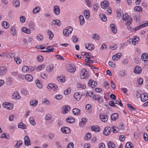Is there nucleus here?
Wrapping results in <instances>:
<instances>
[{"label":"nucleus","instance_id":"f257e3e1","mask_svg":"<svg viewBox=\"0 0 148 148\" xmlns=\"http://www.w3.org/2000/svg\"><path fill=\"white\" fill-rule=\"evenodd\" d=\"M122 19L124 21H127L126 23L127 25H129L131 24V22L132 21V19L130 16H128L127 13H125L124 15H123L122 16Z\"/></svg>","mask_w":148,"mask_h":148},{"label":"nucleus","instance_id":"f03ea898","mask_svg":"<svg viewBox=\"0 0 148 148\" xmlns=\"http://www.w3.org/2000/svg\"><path fill=\"white\" fill-rule=\"evenodd\" d=\"M73 30L72 27H69L63 30V34L65 36H69V34L72 33Z\"/></svg>","mask_w":148,"mask_h":148},{"label":"nucleus","instance_id":"7ed1b4c3","mask_svg":"<svg viewBox=\"0 0 148 148\" xmlns=\"http://www.w3.org/2000/svg\"><path fill=\"white\" fill-rule=\"evenodd\" d=\"M80 76L82 79H87L89 76L86 70V69H82L81 70V72L80 73Z\"/></svg>","mask_w":148,"mask_h":148},{"label":"nucleus","instance_id":"20e7f679","mask_svg":"<svg viewBox=\"0 0 148 148\" xmlns=\"http://www.w3.org/2000/svg\"><path fill=\"white\" fill-rule=\"evenodd\" d=\"M140 99L143 102H145L148 99V94L147 93H142L140 95Z\"/></svg>","mask_w":148,"mask_h":148},{"label":"nucleus","instance_id":"39448f33","mask_svg":"<svg viewBox=\"0 0 148 148\" xmlns=\"http://www.w3.org/2000/svg\"><path fill=\"white\" fill-rule=\"evenodd\" d=\"M3 106L4 108L9 110H11L13 107V104L5 102L3 103Z\"/></svg>","mask_w":148,"mask_h":148},{"label":"nucleus","instance_id":"423d86ee","mask_svg":"<svg viewBox=\"0 0 148 148\" xmlns=\"http://www.w3.org/2000/svg\"><path fill=\"white\" fill-rule=\"evenodd\" d=\"M111 128L110 127H106L103 131V134L106 136L109 135L111 132Z\"/></svg>","mask_w":148,"mask_h":148},{"label":"nucleus","instance_id":"0eeeda50","mask_svg":"<svg viewBox=\"0 0 148 148\" xmlns=\"http://www.w3.org/2000/svg\"><path fill=\"white\" fill-rule=\"evenodd\" d=\"M47 88L48 89L51 88L55 90H56L58 89V87L57 85L51 83L49 84Z\"/></svg>","mask_w":148,"mask_h":148},{"label":"nucleus","instance_id":"6e6552de","mask_svg":"<svg viewBox=\"0 0 148 148\" xmlns=\"http://www.w3.org/2000/svg\"><path fill=\"white\" fill-rule=\"evenodd\" d=\"M7 71V68L5 66L0 67V75H3Z\"/></svg>","mask_w":148,"mask_h":148},{"label":"nucleus","instance_id":"1a4fd4ad","mask_svg":"<svg viewBox=\"0 0 148 148\" xmlns=\"http://www.w3.org/2000/svg\"><path fill=\"white\" fill-rule=\"evenodd\" d=\"M142 72V68L139 66H136L134 70V73L136 74H140Z\"/></svg>","mask_w":148,"mask_h":148},{"label":"nucleus","instance_id":"9d476101","mask_svg":"<svg viewBox=\"0 0 148 148\" xmlns=\"http://www.w3.org/2000/svg\"><path fill=\"white\" fill-rule=\"evenodd\" d=\"M53 12L56 15H59L60 12V10L59 6L58 5H55L53 7Z\"/></svg>","mask_w":148,"mask_h":148},{"label":"nucleus","instance_id":"9b49d317","mask_svg":"<svg viewBox=\"0 0 148 148\" xmlns=\"http://www.w3.org/2000/svg\"><path fill=\"white\" fill-rule=\"evenodd\" d=\"M61 131L64 134H68L70 132V129L66 127H63L61 129Z\"/></svg>","mask_w":148,"mask_h":148},{"label":"nucleus","instance_id":"f8f14e48","mask_svg":"<svg viewBox=\"0 0 148 148\" xmlns=\"http://www.w3.org/2000/svg\"><path fill=\"white\" fill-rule=\"evenodd\" d=\"M67 70L70 72L73 73L75 71L76 68L75 66L69 65L68 66Z\"/></svg>","mask_w":148,"mask_h":148},{"label":"nucleus","instance_id":"ddd939ff","mask_svg":"<svg viewBox=\"0 0 148 148\" xmlns=\"http://www.w3.org/2000/svg\"><path fill=\"white\" fill-rule=\"evenodd\" d=\"M99 116L100 119L102 121L105 122L107 121L108 118L106 115H104L102 114H100Z\"/></svg>","mask_w":148,"mask_h":148},{"label":"nucleus","instance_id":"4468645a","mask_svg":"<svg viewBox=\"0 0 148 148\" xmlns=\"http://www.w3.org/2000/svg\"><path fill=\"white\" fill-rule=\"evenodd\" d=\"M63 111H62L63 114L67 113L70 109V108L69 106H64L62 108Z\"/></svg>","mask_w":148,"mask_h":148},{"label":"nucleus","instance_id":"2eb2a0df","mask_svg":"<svg viewBox=\"0 0 148 148\" xmlns=\"http://www.w3.org/2000/svg\"><path fill=\"white\" fill-rule=\"evenodd\" d=\"M88 85L92 88L95 87L97 85V82H96L92 81V80H90L88 82Z\"/></svg>","mask_w":148,"mask_h":148},{"label":"nucleus","instance_id":"dca6fc26","mask_svg":"<svg viewBox=\"0 0 148 148\" xmlns=\"http://www.w3.org/2000/svg\"><path fill=\"white\" fill-rule=\"evenodd\" d=\"M139 39L138 37L137 36H134L133 39H131L130 42H132V44L133 45H135L136 44V43L138 42Z\"/></svg>","mask_w":148,"mask_h":148},{"label":"nucleus","instance_id":"f3484780","mask_svg":"<svg viewBox=\"0 0 148 148\" xmlns=\"http://www.w3.org/2000/svg\"><path fill=\"white\" fill-rule=\"evenodd\" d=\"M141 58L144 62L148 61L147 54L146 53H143L141 56Z\"/></svg>","mask_w":148,"mask_h":148},{"label":"nucleus","instance_id":"a211bd4d","mask_svg":"<svg viewBox=\"0 0 148 148\" xmlns=\"http://www.w3.org/2000/svg\"><path fill=\"white\" fill-rule=\"evenodd\" d=\"M24 143L25 145L29 146L30 145V140L27 136H25L24 138Z\"/></svg>","mask_w":148,"mask_h":148},{"label":"nucleus","instance_id":"6ab92c4d","mask_svg":"<svg viewBox=\"0 0 148 148\" xmlns=\"http://www.w3.org/2000/svg\"><path fill=\"white\" fill-rule=\"evenodd\" d=\"M101 5L102 8H104L109 6V3L107 1H104L102 2Z\"/></svg>","mask_w":148,"mask_h":148},{"label":"nucleus","instance_id":"aec40b11","mask_svg":"<svg viewBox=\"0 0 148 148\" xmlns=\"http://www.w3.org/2000/svg\"><path fill=\"white\" fill-rule=\"evenodd\" d=\"M92 131L96 132H98L100 130V128L97 126H93L91 127Z\"/></svg>","mask_w":148,"mask_h":148},{"label":"nucleus","instance_id":"412c9836","mask_svg":"<svg viewBox=\"0 0 148 148\" xmlns=\"http://www.w3.org/2000/svg\"><path fill=\"white\" fill-rule=\"evenodd\" d=\"M54 49L53 47L52 46H48L46 48V51H41L45 53L53 52Z\"/></svg>","mask_w":148,"mask_h":148},{"label":"nucleus","instance_id":"4be33fe9","mask_svg":"<svg viewBox=\"0 0 148 148\" xmlns=\"http://www.w3.org/2000/svg\"><path fill=\"white\" fill-rule=\"evenodd\" d=\"M12 98L14 99H19L20 97L17 91H15L12 95Z\"/></svg>","mask_w":148,"mask_h":148},{"label":"nucleus","instance_id":"5701e85b","mask_svg":"<svg viewBox=\"0 0 148 148\" xmlns=\"http://www.w3.org/2000/svg\"><path fill=\"white\" fill-rule=\"evenodd\" d=\"M110 26L112 32L114 34H116L117 32V29L116 28L115 25L114 24H111Z\"/></svg>","mask_w":148,"mask_h":148},{"label":"nucleus","instance_id":"b1692460","mask_svg":"<svg viewBox=\"0 0 148 148\" xmlns=\"http://www.w3.org/2000/svg\"><path fill=\"white\" fill-rule=\"evenodd\" d=\"M72 112L74 115H78L80 113V110L78 108H75L73 110Z\"/></svg>","mask_w":148,"mask_h":148},{"label":"nucleus","instance_id":"393cba45","mask_svg":"<svg viewBox=\"0 0 148 148\" xmlns=\"http://www.w3.org/2000/svg\"><path fill=\"white\" fill-rule=\"evenodd\" d=\"M22 31L25 33L29 34L31 33V30L29 29H28L25 27H23L21 29Z\"/></svg>","mask_w":148,"mask_h":148},{"label":"nucleus","instance_id":"a878e982","mask_svg":"<svg viewBox=\"0 0 148 148\" xmlns=\"http://www.w3.org/2000/svg\"><path fill=\"white\" fill-rule=\"evenodd\" d=\"M81 97V95L79 94L78 92H76L74 95V98L77 101L80 100Z\"/></svg>","mask_w":148,"mask_h":148},{"label":"nucleus","instance_id":"bb28decb","mask_svg":"<svg viewBox=\"0 0 148 148\" xmlns=\"http://www.w3.org/2000/svg\"><path fill=\"white\" fill-rule=\"evenodd\" d=\"M57 25L59 26L60 25L61 23L60 21L58 20H53L51 23V25Z\"/></svg>","mask_w":148,"mask_h":148},{"label":"nucleus","instance_id":"cd10ccee","mask_svg":"<svg viewBox=\"0 0 148 148\" xmlns=\"http://www.w3.org/2000/svg\"><path fill=\"white\" fill-rule=\"evenodd\" d=\"M10 33L13 36L16 35V30L15 27L14 26H12L11 27L10 30Z\"/></svg>","mask_w":148,"mask_h":148},{"label":"nucleus","instance_id":"c85d7f7f","mask_svg":"<svg viewBox=\"0 0 148 148\" xmlns=\"http://www.w3.org/2000/svg\"><path fill=\"white\" fill-rule=\"evenodd\" d=\"M66 122L69 123H73L75 122V119L71 117H68L66 119Z\"/></svg>","mask_w":148,"mask_h":148},{"label":"nucleus","instance_id":"c756f323","mask_svg":"<svg viewBox=\"0 0 148 148\" xmlns=\"http://www.w3.org/2000/svg\"><path fill=\"white\" fill-rule=\"evenodd\" d=\"M79 23L81 25H82L84 24V19L83 16L82 15H80L79 17Z\"/></svg>","mask_w":148,"mask_h":148},{"label":"nucleus","instance_id":"7c9ffc66","mask_svg":"<svg viewBox=\"0 0 148 148\" xmlns=\"http://www.w3.org/2000/svg\"><path fill=\"white\" fill-rule=\"evenodd\" d=\"M82 121L79 123V125L81 127H82V125L85 124L87 121V119L85 118H83L82 119Z\"/></svg>","mask_w":148,"mask_h":148},{"label":"nucleus","instance_id":"2f4dec72","mask_svg":"<svg viewBox=\"0 0 148 148\" xmlns=\"http://www.w3.org/2000/svg\"><path fill=\"white\" fill-rule=\"evenodd\" d=\"M25 79L29 82H31L33 79V77L30 74H27L25 76Z\"/></svg>","mask_w":148,"mask_h":148},{"label":"nucleus","instance_id":"473e14b6","mask_svg":"<svg viewBox=\"0 0 148 148\" xmlns=\"http://www.w3.org/2000/svg\"><path fill=\"white\" fill-rule=\"evenodd\" d=\"M118 114L117 113H114L112 115L111 118L113 121H115L118 119Z\"/></svg>","mask_w":148,"mask_h":148},{"label":"nucleus","instance_id":"72a5a7b5","mask_svg":"<svg viewBox=\"0 0 148 148\" xmlns=\"http://www.w3.org/2000/svg\"><path fill=\"white\" fill-rule=\"evenodd\" d=\"M108 145L109 148H115L116 146L112 141H109L108 143Z\"/></svg>","mask_w":148,"mask_h":148},{"label":"nucleus","instance_id":"f704fd0d","mask_svg":"<svg viewBox=\"0 0 148 148\" xmlns=\"http://www.w3.org/2000/svg\"><path fill=\"white\" fill-rule=\"evenodd\" d=\"M38 101L36 100H33L31 101L30 103V105L32 106H36L37 105Z\"/></svg>","mask_w":148,"mask_h":148},{"label":"nucleus","instance_id":"c9c22d12","mask_svg":"<svg viewBox=\"0 0 148 148\" xmlns=\"http://www.w3.org/2000/svg\"><path fill=\"white\" fill-rule=\"evenodd\" d=\"M84 15L86 19H88L90 16L89 10H85L84 11Z\"/></svg>","mask_w":148,"mask_h":148},{"label":"nucleus","instance_id":"e433bc0d","mask_svg":"<svg viewBox=\"0 0 148 148\" xmlns=\"http://www.w3.org/2000/svg\"><path fill=\"white\" fill-rule=\"evenodd\" d=\"M40 8L39 6H37L35 7L33 10V12L34 13L36 14L40 10Z\"/></svg>","mask_w":148,"mask_h":148},{"label":"nucleus","instance_id":"4c0bfd02","mask_svg":"<svg viewBox=\"0 0 148 148\" xmlns=\"http://www.w3.org/2000/svg\"><path fill=\"white\" fill-rule=\"evenodd\" d=\"M3 27L5 29H8L9 27V25L5 21H3L2 24Z\"/></svg>","mask_w":148,"mask_h":148},{"label":"nucleus","instance_id":"58836bf2","mask_svg":"<svg viewBox=\"0 0 148 148\" xmlns=\"http://www.w3.org/2000/svg\"><path fill=\"white\" fill-rule=\"evenodd\" d=\"M18 128H21L22 129H25L26 128V126L22 123H20L18 124Z\"/></svg>","mask_w":148,"mask_h":148},{"label":"nucleus","instance_id":"ea45409f","mask_svg":"<svg viewBox=\"0 0 148 148\" xmlns=\"http://www.w3.org/2000/svg\"><path fill=\"white\" fill-rule=\"evenodd\" d=\"M126 148H133V144L131 142L127 143L125 145Z\"/></svg>","mask_w":148,"mask_h":148},{"label":"nucleus","instance_id":"a19ab883","mask_svg":"<svg viewBox=\"0 0 148 148\" xmlns=\"http://www.w3.org/2000/svg\"><path fill=\"white\" fill-rule=\"evenodd\" d=\"M85 108L86 110H88L89 112H92V107L90 104H88L86 105Z\"/></svg>","mask_w":148,"mask_h":148},{"label":"nucleus","instance_id":"79ce46f5","mask_svg":"<svg viewBox=\"0 0 148 148\" xmlns=\"http://www.w3.org/2000/svg\"><path fill=\"white\" fill-rule=\"evenodd\" d=\"M53 69V66L52 65H50L49 67H47L46 68V70L47 71L50 72H51Z\"/></svg>","mask_w":148,"mask_h":148},{"label":"nucleus","instance_id":"37998d69","mask_svg":"<svg viewBox=\"0 0 148 148\" xmlns=\"http://www.w3.org/2000/svg\"><path fill=\"white\" fill-rule=\"evenodd\" d=\"M99 16L103 21L105 22L106 21L107 19L105 16L103 14H100L99 15Z\"/></svg>","mask_w":148,"mask_h":148},{"label":"nucleus","instance_id":"c03bdc74","mask_svg":"<svg viewBox=\"0 0 148 148\" xmlns=\"http://www.w3.org/2000/svg\"><path fill=\"white\" fill-rule=\"evenodd\" d=\"M35 83L36 84V85L39 88H41L42 87V86L41 84L40 83V81L38 79H37L35 81Z\"/></svg>","mask_w":148,"mask_h":148},{"label":"nucleus","instance_id":"a18cd8bd","mask_svg":"<svg viewBox=\"0 0 148 148\" xmlns=\"http://www.w3.org/2000/svg\"><path fill=\"white\" fill-rule=\"evenodd\" d=\"M95 98L96 100H97L99 101L101 99V97L100 96L94 95L92 96V98Z\"/></svg>","mask_w":148,"mask_h":148},{"label":"nucleus","instance_id":"49530a36","mask_svg":"<svg viewBox=\"0 0 148 148\" xmlns=\"http://www.w3.org/2000/svg\"><path fill=\"white\" fill-rule=\"evenodd\" d=\"M43 36L41 34H39L36 36V39L38 41H42L43 39Z\"/></svg>","mask_w":148,"mask_h":148},{"label":"nucleus","instance_id":"de8ad7c7","mask_svg":"<svg viewBox=\"0 0 148 148\" xmlns=\"http://www.w3.org/2000/svg\"><path fill=\"white\" fill-rule=\"evenodd\" d=\"M30 123L32 125H36V123L34 121V119L33 117H31L29 118Z\"/></svg>","mask_w":148,"mask_h":148},{"label":"nucleus","instance_id":"09e8293b","mask_svg":"<svg viewBox=\"0 0 148 148\" xmlns=\"http://www.w3.org/2000/svg\"><path fill=\"white\" fill-rule=\"evenodd\" d=\"M134 9L136 11L138 12H141L142 11V8L139 6H136L134 8Z\"/></svg>","mask_w":148,"mask_h":148},{"label":"nucleus","instance_id":"8fccbe9b","mask_svg":"<svg viewBox=\"0 0 148 148\" xmlns=\"http://www.w3.org/2000/svg\"><path fill=\"white\" fill-rule=\"evenodd\" d=\"M52 116L50 114H48L46 115L45 117V119L47 120H49L51 119Z\"/></svg>","mask_w":148,"mask_h":148},{"label":"nucleus","instance_id":"3c124183","mask_svg":"<svg viewBox=\"0 0 148 148\" xmlns=\"http://www.w3.org/2000/svg\"><path fill=\"white\" fill-rule=\"evenodd\" d=\"M57 79L59 81H60L61 82H64L65 81V79L64 77L60 76L58 77L57 78Z\"/></svg>","mask_w":148,"mask_h":148},{"label":"nucleus","instance_id":"603ef678","mask_svg":"<svg viewBox=\"0 0 148 148\" xmlns=\"http://www.w3.org/2000/svg\"><path fill=\"white\" fill-rule=\"evenodd\" d=\"M22 70L23 72L25 73L29 70V69L27 66H24L22 67Z\"/></svg>","mask_w":148,"mask_h":148},{"label":"nucleus","instance_id":"864d4df0","mask_svg":"<svg viewBox=\"0 0 148 148\" xmlns=\"http://www.w3.org/2000/svg\"><path fill=\"white\" fill-rule=\"evenodd\" d=\"M91 134L88 132L86 134V136L85 137V139L86 140H89L91 138Z\"/></svg>","mask_w":148,"mask_h":148},{"label":"nucleus","instance_id":"5fc2aeb1","mask_svg":"<svg viewBox=\"0 0 148 148\" xmlns=\"http://www.w3.org/2000/svg\"><path fill=\"white\" fill-rule=\"evenodd\" d=\"M92 38L95 40H99V36L98 34H93L92 36Z\"/></svg>","mask_w":148,"mask_h":148},{"label":"nucleus","instance_id":"6e6d98bb","mask_svg":"<svg viewBox=\"0 0 148 148\" xmlns=\"http://www.w3.org/2000/svg\"><path fill=\"white\" fill-rule=\"evenodd\" d=\"M103 84L105 88L106 89L109 88V87L110 85L109 83L108 82L105 81L103 82Z\"/></svg>","mask_w":148,"mask_h":148},{"label":"nucleus","instance_id":"4d7b16f0","mask_svg":"<svg viewBox=\"0 0 148 148\" xmlns=\"http://www.w3.org/2000/svg\"><path fill=\"white\" fill-rule=\"evenodd\" d=\"M48 33L49 35V39L50 40H51L53 36V35L52 34V32L50 30H48Z\"/></svg>","mask_w":148,"mask_h":148},{"label":"nucleus","instance_id":"13d9d810","mask_svg":"<svg viewBox=\"0 0 148 148\" xmlns=\"http://www.w3.org/2000/svg\"><path fill=\"white\" fill-rule=\"evenodd\" d=\"M14 60L17 64H20L21 62V59H20L19 58H14Z\"/></svg>","mask_w":148,"mask_h":148},{"label":"nucleus","instance_id":"bf43d9fd","mask_svg":"<svg viewBox=\"0 0 148 148\" xmlns=\"http://www.w3.org/2000/svg\"><path fill=\"white\" fill-rule=\"evenodd\" d=\"M137 81L138 84H142L143 83V80L141 78L139 77L138 78Z\"/></svg>","mask_w":148,"mask_h":148},{"label":"nucleus","instance_id":"052dcab7","mask_svg":"<svg viewBox=\"0 0 148 148\" xmlns=\"http://www.w3.org/2000/svg\"><path fill=\"white\" fill-rule=\"evenodd\" d=\"M99 8V5L97 3H95L93 6V8L95 11H96Z\"/></svg>","mask_w":148,"mask_h":148},{"label":"nucleus","instance_id":"680f3d73","mask_svg":"<svg viewBox=\"0 0 148 148\" xmlns=\"http://www.w3.org/2000/svg\"><path fill=\"white\" fill-rule=\"evenodd\" d=\"M37 60L39 62H42L43 59V57L41 56H37Z\"/></svg>","mask_w":148,"mask_h":148},{"label":"nucleus","instance_id":"e2e57ef3","mask_svg":"<svg viewBox=\"0 0 148 148\" xmlns=\"http://www.w3.org/2000/svg\"><path fill=\"white\" fill-rule=\"evenodd\" d=\"M127 105L128 107L130 108V111L135 110V108L133 107L131 104H127Z\"/></svg>","mask_w":148,"mask_h":148},{"label":"nucleus","instance_id":"0e129e2a","mask_svg":"<svg viewBox=\"0 0 148 148\" xmlns=\"http://www.w3.org/2000/svg\"><path fill=\"white\" fill-rule=\"evenodd\" d=\"M109 104L112 107H115L116 106H117L115 105L113 101H110L109 102Z\"/></svg>","mask_w":148,"mask_h":148},{"label":"nucleus","instance_id":"69168bd1","mask_svg":"<svg viewBox=\"0 0 148 148\" xmlns=\"http://www.w3.org/2000/svg\"><path fill=\"white\" fill-rule=\"evenodd\" d=\"M108 64L109 66L112 67H115L116 66L115 64L114 63L112 62L111 61H109Z\"/></svg>","mask_w":148,"mask_h":148},{"label":"nucleus","instance_id":"338daca9","mask_svg":"<svg viewBox=\"0 0 148 148\" xmlns=\"http://www.w3.org/2000/svg\"><path fill=\"white\" fill-rule=\"evenodd\" d=\"M74 146V144L73 143H69L67 146V148H73Z\"/></svg>","mask_w":148,"mask_h":148},{"label":"nucleus","instance_id":"774afa93","mask_svg":"<svg viewBox=\"0 0 148 148\" xmlns=\"http://www.w3.org/2000/svg\"><path fill=\"white\" fill-rule=\"evenodd\" d=\"M55 98L58 100H59L62 98V96L60 95H57L55 96Z\"/></svg>","mask_w":148,"mask_h":148}]
</instances>
